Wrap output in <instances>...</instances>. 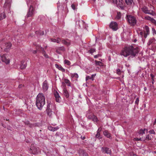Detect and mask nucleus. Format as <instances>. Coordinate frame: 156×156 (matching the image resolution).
Returning a JSON list of instances; mask_svg holds the SVG:
<instances>
[{
  "instance_id": "obj_1",
  "label": "nucleus",
  "mask_w": 156,
  "mask_h": 156,
  "mask_svg": "<svg viewBox=\"0 0 156 156\" xmlns=\"http://www.w3.org/2000/svg\"><path fill=\"white\" fill-rule=\"evenodd\" d=\"M139 51L138 48H134L132 46H129L125 47L122 49L120 54L125 57L130 55L131 57H133L139 52Z\"/></svg>"
},
{
  "instance_id": "obj_2",
  "label": "nucleus",
  "mask_w": 156,
  "mask_h": 156,
  "mask_svg": "<svg viewBox=\"0 0 156 156\" xmlns=\"http://www.w3.org/2000/svg\"><path fill=\"white\" fill-rule=\"evenodd\" d=\"M45 103L44 96L42 93H39L36 98V104L37 107L39 109L41 110Z\"/></svg>"
},
{
  "instance_id": "obj_3",
  "label": "nucleus",
  "mask_w": 156,
  "mask_h": 156,
  "mask_svg": "<svg viewBox=\"0 0 156 156\" xmlns=\"http://www.w3.org/2000/svg\"><path fill=\"white\" fill-rule=\"evenodd\" d=\"M127 20L128 23L132 26L135 25L136 22V18L131 15L127 16Z\"/></svg>"
},
{
  "instance_id": "obj_4",
  "label": "nucleus",
  "mask_w": 156,
  "mask_h": 156,
  "mask_svg": "<svg viewBox=\"0 0 156 156\" xmlns=\"http://www.w3.org/2000/svg\"><path fill=\"white\" fill-rule=\"evenodd\" d=\"M86 116L88 119H92L94 122H97L98 121V120L97 116L93 114L92 113L88 112Z\"/></svg>"
},
{
  "instance_id": "obj_5",
  "label": "nucleus",
  "mask_w": 156,
  "mask_h": 156,
  "mask_svg": "<svg viewBox=\"0 0 156 156\" xmlns=\"http://www.w3.org/2000/svg\"><path fill=\"white\" fill-rule=\"evenodd\" d=\"M12 44L10 43L7 42L5 43L4 45H2L1 48L2 50H3L5 51L8 52Z\"/></svg>"
},
{
  "instance_id": "obj_6",
  "label": "nucleus",
  "mask_w": 156,
  "mask_h": 156,
  "mask_svg": "<svg viewBox=\"0 0 156 156\" xmlns=\"http://www.w3.org/2000/svg\"><path fill=\"white\" fill-rule=\"evenodd\" d=\"M35 9L33 6L31 5L28 11L27 15V17H32L34 14Z\"/></svg>"
},
{
  "instance_id": "obj_7",
  "label": "nucleus",
  "mask_w": 156,
  "mask_h": 156,
  "mask_svg": "<svg viewBox=\"0 0 156 156\" xmlns=\"http://www.w3.org/2000/svg\"><path fill=\"white\" fill-rule=\"evenodd\" d=\"M0 56L2 62H5L6 64H8L9 63V58L8 57L6 54H1L0 55Z\"/></svg>"
},
{
  "instance_id": "obj_8",
  "label": "nucleus",
  "mask_w": 156,
  "mask_h": 156,
  "mask_svg": "<svg viewBox=\"0 0 156 156\" xmlns=\"http://www.w3.org/2000/svg\"><path fill=\"white\" fill-rule=\"evenodd\" d=\"M141 10L144 13L153 15V11L148 9V8L146 6H144L141 8Z\"/></svg>"
},
{
  "instance_id": "obj_9",
  "label": "nucleus",
  "mask_w": 156,
  "mask_h": 156,
  "mask_svg": "<svg viewBox=\"0 0 156 156\" xmlns=\"http://www.w3.org/2000/svg\"><path fill=\"white\" fill-rule=\"evenodd\" d=\"M144 37L146 38L150 34L149 28L147 26H145L144 28Z\"/></svg>"
},
{
  "instance_id": "obj_10",
  "label": "nucleus",
  "mask_w": 156,
  "mask_h": 156,
  "mask_svg": "<svg viewBox=\"0 0 156 156\" xmlns=\"http://www.w3.org/2000/svg\"><path fill=\"white\" fill-rule=\"evenodd\" d=\"M52 106V105L50 103H48L47 106L46 112L49 116H51L52 114V111L51 108V107Z\"/></svg>"
},
{
  "instance_id": "obj_11",
  "label": "nucleus",
  "mask_w": 156,
  "mask_h": 156,
  "mask_svg": "<svg viewBox=\"0 0 156 156\" xmlns=\"http://www.w3.org/2000/svg\"><path fill=\"white\" fill-rule=\"evenodd\" d=\"M110 27L113 30H116L118 29V25L116 22H112L111 23Z\"/></svg>"
},
{
  "instance_id": "obj_12",
  "label": "nucleus",
  "mask_w": 156,
  "mask_h": 156,
  "mask_svg": "<svg viewBox=\"0 0 156 156\" xmlns=\"http://www.w3.org/2000/svg\"><path fill=\"white\" fill-rule=\"evenodd\" d=\"M155 41L156 40L154 37L151 38L148 40L147 43V45L148 46H150L151 44L152 45L153 44H155Z\"/></svg>"
},
{
  "instance_id": "obj_13",
  "label": "nucleus",
  "mask_w": 156,
  "mask_h": 156,
  "mask_svg": "<svg viewBox=\"0 0 156 156\" xmlns=\"http://www.w3.org/2000/svg\"><path fill=\"white\" fill-rule=\"evenodd\" d=\"M123 1L122 0H116L115 3L117 5L119 6L121 8H123Z\"/></svg>"
},
{
  "instance_id": "obj_14",
  "label": "nucleus",
  "mask_w": 156,
  "mask_h": 156,
  "mask_svg": "<svg viewBox=\"0 0 156 156\" xmlns=\"http://www.w3.org/2000/svg\"><path fill=\"white\" fill-rule=\"evenodd\" d=\"M78 153L80 156H88V154L82 149H80Z\"/></svg>"
},
{
  "instance_id": "obj_15",
  "label": "nucleus",
  "mask_w": 156,
  "mask_h": 156,
  "mask_svg": "<svg viewBox=\"0 0 156 156\" xmlns=\"http://www.w3.org/2000/svg\"><path fill=\"white\" fill-rule=\"evenodd\" d=\"M144 19L150 21L151 22L154 23L155 25H156V21L153 18H151V17L147 16L144 17Z\"/></svg>"
},
{
  "instance_id": "obj_16",
  "label": "nucleus",
  "mask_w": 156,
  "mask_h": 156,
  "mask_svg": "<svg viewBox=\"0 0 156 156\" xmlns=\"http://www.w3.org/2000/svg\"><path fill=\"white\" fill-rule=\"evenodd\" d=\"M101 151L103 152H104L105 153L110 154L111 150H109V148L107 147H102L101 148Z\"/></svg>"
},
{
  "instance_id": "obj_17",
  "label": "nucleus",
  "mask_w": 156,
  "mask_h": 156,
  "mask_svg": "<svg viewBox=\"0 0 156 156\" xmlns=\"http://www.w3.org/2000/svg\"><path fill=\"white\" fill-rule=\"evenodd\" d=\"M31 147L30 149L32 151V153L34 154H37V148L36 147H34L32 146V144H31Z\"/></svg>"
},
{
  "instance_id": "obj_18",
  "label": "nucleus",
  "mask_w": 156,
  "mask_h": 156,
  "mask_svg": "<svg viewBox=\"0 0 156 156\" xmlns=\"http://www.w3.org/2000/svg\"><path fill=\"white\" fill-rule=\"evenodd\" d=\"M54 96L56 99V101L57 102H59L60 101V97L59 96L58 93L57 91L54 93Z\"/></svg>"
},
{
  "instance_id": "obj_19",
  "label": "nucleus",
  "mask_w": 156,
  "mask_h": 156,
  "mask_svg": "<svg viewBox=\"0 0 156 156\" xmlns=\"http://www.w3.org/2000/svg\"><path fill=\"white\" fill-rule=\"evenodd\" d=\"M42 87L44 90V91H46L48 90V86L47 82L46 81H45L44 82Z\"/></svg>"
},
{
  "instance_id": "obj_20",
  "label": "nucleus",
  "mask_w": 156,
  "mask_h": 156,
  "mask_svg": "<svg viewBox=\"0 0 156 156\" xmlns=\"http://www.w3.org/2000/svg\"><path fill=\"white\" fill-rule=\"evenodd\" d=\"M24 123L25 125H27L29 126L30 128L32 127H33L35 126L36 125V123L33 124H30V123L29 121H25L24 122Z\"/></svg>"
},
{
  "instance_id": "obj_21",
  "label": "nucleus",
  "mask_w": 156,
  "mask_h": 156,
  "mask_svg": "<svg viewBox=\"0 0 156 156\" xmlns=\"http://www.w3.org/2000/svg\"><path fill=\"white\" fill-rule=\"evenodd\" d=\"M62 43L67 46H69L70 45V41L68 40L63 39L62 40Z\"/></svg>"
},
{
  "instance_id": "obj_22",
  "label": "nucleus",
  "mask_w": 156,
  "mask_h": 156,
  "mask_svg": "<svg viewBox=\"0 0 156 156\" xmlns=\"http://www.w3.org/2000/svg\"><path fill=\"white\" fill-rule=\"evenodd\" d=\"M26 63L24 61H22L21 62L20 68L21 69H24L26 68Z\"/></svg>"
},
{
  "instance_id": "obj_23",
  "label": "nucleus",
  "mask_w": 156,
  "mask_h": 156,
  "mask_svg": "<svg viewBox=\"0 0 156 156\" xmlns=\"http://www.w3.org/2000/svg\"><path fill=\"white\" fill-rule=\"evenodd\" d=\"M55 66L56 67L58 68L59 70L62 71V72H65V69L61 66L57 64H55Z\"/></svg>"
},
{
  "instance_id": "obj_24",
  "label": "nucleus",
  "mask_w": 156,
  "mask_h": 156,
  "mask_svg": "<svg viewBox=\"0 0 156 156\" xmlns=\"http://www.w3.org/2000/svg\"><path fill=\"white\" fill-rule=\"evenodd\" d=\"M125 2L127 5L131 6L133 3V0H125Z\"/></svg>"
},
{
  "instance_id": "obj_25",
  "label": "nucleus",
  "mask_w": 156,
  "mask_h": 156,
  "mask_svg": "<svg viewBox=\"0 0 156 156\" xmlns=\"http://www.w3.org/2000/svg\"><path fill=\"white\" fill-rule=\"evenodd\" d=\"M63 93L64 95L65 96L66 98H68L69 97V94L68 93V91L65 88H64L63 90Z\"/></svg>"
},
{
  "instance_id": "obj_26",
  "label": "nucleus",
  "mask_w": 156,
  "mask_h": 156,
  "mask_svg": "<svg viewBox=\"0 0 156 156\" xmlns=\"http://www.w3.org/2000/svg\"><path fill=\"white\" fill-rule=\"evenodd\" d=\"M51 40L52 42H57L58 43H59L60 41H61V39L58 38L57 39L51 38Z\"/></svg>"
},
{
  "instance_id": "obj_27",
  "label": "nucleus",
  "mask_w": 156,
  "mask_h": 156,
  "mask_svg": "<svg viewBox=\"0 0 156 156\" xmlns=\"http://www.w3.org/2000/svg\"><path fill=\"white\" fill-rule=\"evenodd\" d=\"M40 49L42 51L43 54L46 58H49V56L46 53V52L44 50V48H43L41 47Z\"/></svg>"
},
{
  "instance_id": "obj_28",
  "label": "nucleus",
  "mask_w": 156,
  "mask_h": 156,
  "mask_svg": "<svg viewBox=\"0 0 156 156\" xmlns=\"http://www.w3.org/2000/svg\"><path fill=\"white\" fill-rule=\"evenodd\" d=\"M96 74H93L91 75V76H87L86 77V81H87L89 79H91L92 80H93Z\"/></svg>"
},
{
  "instance_id": "obj_29",
  "label": "nucleus",
  "mask_w": 156,
  "mask_h": 156,
  "mask_svg": "<svg viewBox=\"0 0 156 156\" xmlns=\"http://www.w3.org/2000/svg\"><path fill=\"white\" fill-rule=\"evenodd\" d=\"M6 17V16L4 12L0 13V20H2Z\"/></svg>"
},
{
  "instance_id": "obj_30",
  "label": "nucleus",
  "mask_w": 156,
  "mask_h": 156,
  "mask_svg": "<svg viewBox=\"0 0 156 156\" xmlns=\"http://www.w3.org/2000/svg\"><path fill=\"white\" fill-rule=\"evenodd\" d=\"M147 131V130L146 129H141L139 130L138 132V133L139 134L143 135V134L145 133V131Z\"/></svg>"
},
{
  "instance_id": "obj_31",
  "label": "nucleus",
  "mask_w": 156,
  "mask_h": 156,
  "mask_svg": "<svg viewBox=\"0 0 156 156\" xmlns=\"http://www.w3.org/2000/svg\"><path fill=\"white\" fill-rule=\"evenodd\" d=\"M150 76L151 79V83L152 84H153L154 82V78L155 77V76L153 75L152 74H150Z\"/></svg>"
},
{
  "instance_id": "obj_32",
  "label": "nucleus",
  "mask_w": 156,
  "mask_h": 156,
  "mask_svg": "<svg viewBox=\"0 0 156 156\" xmlns=\"http://www.w3.org/2000/svg\"><path fill=\"white\" fill-rule=\"evenodd\" d=\"M35 33L37 34H39L40 35H43L44 34V31H41V30L40 31H36L35 32Z\"/></svg>"
},
{
  "instance_id": "obj_33",
  "label": "nucleus",
  "mask_w": 156,
  "mask_h": 156,
  "mask_svg": "<svg viewBox=\"0 0 156 156\" xmlns=\"http://www.w3.org/2000/svg\"><path fill=\"white\" fill-rule=\"evenodd\" d=\"M64 82L67 84H68V86H70V83H71L70 82V81H69V80H68V79H65L64 80Z\"/></svg>"
},
{
  "instance_id": "obj_34",
  "label": "nucleus",
  "mask_w": 156,
  "mask_h": 156,
  "mask_svg": "<svg viewBox=\"0 0 156 156\" xmlns=\"http://www.w3.org/2000/svg\"><path fill=\"white\" fill-rule=\"evenodd\" d=\"M121 13L120 12H117V15L116 17V18L117 19L119 20L120 18L121 17Z\"/></svg>"
},
{
  "instance_id": "obj_35",
  "label": "nucleus",
  "mask_w": 156,
  "mask_h": 156,
  "mask_svg": "<svg viewBox=\"0 0 156 156\" xmlns=\"http://www.w3.org/2000/svg\"><path fill=\"white\" fill-rule=\"evenodd\" d=\"M56 48L60 51H64L65 50V48L63 46L58 47Z\"/></svg>"
},
{
  "instance_id": "obj_36",
  "label": "nucleus",
  "mask_w": 156,
  "mask_h": 156,
  "mask_svg": "<svg viewBox=\"0 0 156 156\" xmlns=\"http://www.w3.org/2000/svg\"><path fill=\"white\" fill-rule=\"evenodd\" d=\"M153 136L151 135H147L146 136V139L147 140H149L151 139Z\"/></svg>"
},
{
  "instance_id": "obj_37",
  "label": "nucleus",
  "mask_w": 156,
  "mask_h": 156,
  "mask_svg": "<svg viewBox=\"0 0 156 156\" xmlns=\"http://www.w3.org/2000/svg\"><path fill=\"white\" fill-rule=\"evenodd\" d=\"M71 75L72 77L78 78L79 77L78 74L76 73L71 74Z\"/></svg>"
},
{
  "instance_id": "obj_38",
  "label": "nucleus",
  "mask_w": 156,
  "mask_h": 156,
  "mask_svg": "<svg viewBox=\"0 0 156 156\" xmlns=\"http://www.w3.org/2000/svg\"><path fill=\"white\" fill-rule=\"evenodd\" d=\"M95 62L96 64L97 65H98L100 66L102 65V63L100 61L95 60Z\"/></svg>"
},
{
  "instance_id": "obj_39",
  "label": "nucleus",
  "mask_w": 156,
  "mask_h": 156,
  "mask_svg": "<svg viewBox=\"0 0 156 156\" xmlns=\"http://www.w3.org/2000/svg\"><path fill=\"white\" fill-rule=\"evenodd\" d=\"M64 62L65 64H66L68 65H69L71 64L70 62L67 59H65Z\"/></svg>"
},
{
  "instance_id": "obj_40",
  "label": "nucleus",
  "mask_w": 156,
  "mask_h": 156,
  "mask_svg": "<svg viewBox=\"0 0 156 156\" xmlns=\"http://www.w3.org/2000/svg\"><path fill=\"white\" fill-rule=\"evenodd\" d=\"M133 140L135 141H140L142 140H144V139H143L142 138H135L133 139Z\"/></svg>"
},
{
  "instance_id": "obj_41",
  "label": "nucleus",
  "mask_w": 156,
  "mask_h": 156,
  "mask_svg": "<svg viewBox=\"0 0 156 156\" xmlns=\"http://www.w3.org/2000/svg\"><path fill=\"white\" fill-rule=\"evenodd\" d=\"M138 34L140 35L141 37L143 38V37H144V31H140L139 33H138Z\"/></svg>"
},
{
  "instance_id": "obj_42",
  "label": "nucleus",
  "mask_w": 156,
  "mask_h": 156,
  "mask_svg": "<svg viewBox=\"0 0 156 156\" xmlns=\"http://www.w3.org/2000/svg\"><path fill=\"white\" fill-rule=\"evenodd\" d=\"M149 133H150L151 134H155V131L153 130L152 129L149 131Z\"/></svg>"
},
{
  "instance_id": "obj_43",
  "label": "nucleus",
  "mask_w": 156,
  "mask_h": 156,
  "mask_svg": "<svg viewBox=\"0 0 156 156\" xmlns=\"http://www.w3.org/2000/svg\"><path fill=\"white\" fill-rule=\"evenodd\" d=\"M95 51V50L94 49L91 48L89 50V52L90 53H92Z\"/></svg>"
},
{
  "instance_id": "obj_44",
  "label": "nucleus",
  "mask_w": 156,
  "mask_h": 156,
  "mask_svg": "<svg viewBox=\"0 0 156 156\" xmlns=\"http://www.w3.org/2000/svg\"><path fill=\"white\" fill-rule=\"evenodd\" d=\"M129 155L130 156H137L136 154H134L133 152H130L129 153Z\"/></svg>"
},
{
  "instance_id": "obj_45",
  "label": "nucleus",
  "mask_w": 156,
  "mask_h": 156,
  "mask_svg": "<svg viewBox=\"0 0 156 156\" xmlns=\"http://www.w3.org/2000/svg\"><path fill=\"white\" fill-rule=\"evenodd\" d=\"M116 73L119 75H120L121 73V70L120 69H117L116 70Z\"/></svg>"
},
{
  "instance_id": "obj_46",
  "label": "nucleus",
  "mask_w": 156,
  "mask_h": 156,
  "mask_svg": "<svg viewBox=\"0 0 156 156\" xmlns=\"http://www.w3.org/2000/svg\"><path fill=\"white\" fill-rule=\"evenodd\" d=\"M108 133H109L108 131L106 130H105L103 132V134L105 136H106Z\"/></svg>"
},
{
  "instance_id": "obj_47",
  "label": "nucleus",
  "mask_w": 156,
  "mask_h": 156,
  "mask_svg": "<svg viewBox=\"0 0 156 156\" xmlns=\"http://www.w3.org/2000/svg\"><path fill=\"white\" fill-rule=\"evenodd\" d=\"M139 100L138 98H137L135 102V103L137 105H138L139 102Z\"/></svg>"
},
{
  "instance_id": "obj_48",
  "label": "nucleus",
  "mask_w": 156,
  "mask_h": 156,
  "mask_svg": "<svg viewBox=\"0 0 156 156\" xmlns=\"http://www.w3.org/2000/svg\"><path fill=\"white\" fill-rule=\"evenodd\" d=\"M101 55L100 54H98V55H95L94 56V58H98V57H101Z\"/></svg>"
},
{
  "instance_id": "obj_49",
  "label": "nucleus",
  "mask_w": 156,
  "mask_h": 156,
  "mask_svg": "<svg viewBox=\"0 0 156 156\" xmlns=\"http://www.w3.org/2000/svg\"><path fill=\"white\" fill-rule=\"evenodd\" d=\"M48 129L49 130L53 131V127L51 126H49L48 127Z\"/></svg>"
},
{
  "instance_id": "obj_50",
  "label": "nucleus",
  "mask_w": 156,
  "mask_h": 156,
  "mask_svg": "<svg viewBox=\"0 0 156 156\" xmlns=\"http://www.w3.org/2000/svg\"><path fill=\"white\" fill-rule=\"evenodd\" d=\"M152 31L153 34H156V31L154 28H152Z\"/></svg>"
},
{
  "instance_id": "obj_51",
  "label": "nucleus",
  "mask_w": 156,
  "mask_h": 156,
  "mask_svg": "<svg viewBox=\"0 0 156 156\" xmlns=\"http://www.w3.org/2000/svg\"><path fill=\"white\" fill-rule=\"evenodd\" d=\"M56 52L58 54H61V52L60 51L58 50L57 48H56Z\"/></svg>"
},
{
  "instance_id": "obj_52",
  "label": "nucleus",
  "mask_w": 156,
  "mask_h": 156,
  "mask_svg": "<svg viewBox=\"0 0 156 156\" xmlns=\"http://www.w3.org/2000/svg\"><path fill=\"white\" fill-rule=\"evenodd\" d=\"M71 7L73 10H75L76 9L75 6L73 4L71 5Z\"/></svg>"
},
{
  "instance_id": "obj_53",
  "label": "nucleus",
  "mask_w": 156,
  "mask_h": 156,
  "mask_svg": "<svg viewBox=\"0 0 156 156\" xmlns=\"http://www.w3.org/2000/svg\"><path fill=\"white\" fill-rule=\"evenodd\" d=\"M107 137L110 138L111 137V136L110 133H109L106 136Z\"/></svg>"
},
{
  "instance_id": "obj_54",
  "label": "nucleus",
  "mask_w": 156,
  "mask_h": 156,
  "mask_svg": "<svg viewBox=\"0 0 156 156\" xmlns=\"http://www.w3.org/2000/svg\"><path fill=\"white\" fill-rule=\"evenodd\" d=\"M100 135V133H97L96 135V137L97 138H98Z\"/></svg>"
},
{
  "instance_id": "obj_55",
  "label": "nucleus",
  "mask_w": 156,
  "mask_h": 156,
  "mask_svg": "<svg viewBox=\"0 0 156 156\" xmlns=\"http://www.w3.org/2000/svg\"><path fill=\"white\" fill-rule=\"evenodd\" d=\"M11 0H6L5 3L6 4H9Z\"/></svg>"
},
{
  "instance_id": "obj_56",
  "label": "nucleus",
  "mask_w": 156,
  "mask_h": 156,
  "mask_svg": "<svg viewBox=\"0 0 156 156\" xmlns=\"http://www.w3.org/2000/svg\"><path fill=\"white\" fill-rule=\"evenodd\" d=\"M53 131L57 130L58 129V128L57 127H53Z\"/></svg>"
},
{
  "instance_id": "obj_57",
  "label": "nucleus",
  "mask_w": 156,
  "mask_h": 156,
  "mask_svg": "<svg viewBox=\"0 0 156 156\" xmlns=\"http://www.w3.org/2000/svg\"><path fill=\"white\" fill-rule=\"evenodd\" d=\"M101 129H100V128H99L98 129V130L97 131V133H100V131H101Z\"/></svg>"
},
{
  "instance_id": "obj_58",
  "label": "nucleus",
  "mask_w": 156,
  "mask_h": 156,
  "mask_svg": "<svg viewBox=\"0 0 156 156\" xmlns=\"http://www.w3.org/2000/svg\"><path fill=\"white\" fill-rule=\"evenodd\" d=\"M41 47L39 45H37L36 46L37 50H38Z\"/></svg>"
},
{
  "instance_id": "obj_59",
  "label": "nucleus",
  "mask_w": 156,
  "mask_h": 156,
  "mask_svg": "<svg viewBox=\"0 0 156 156\" xmlns=\"http://www.w3.org/2000/svg\"><path fill=\"white\" fill-rule=\"evenodd\" d=\"M81 138L82 139V140H84V139H85V137L84 136H81Z\"/></svg>"
},
{
  "instance_id": "obj_60",
  "label": "nucleus",
  "mask_w": 156,
  "mask_h": 156,
  "mask_svg": "<svg viewBox=\"0 0 156 156\" xmlns=\"http://www.w3.org/2000/svg\"><path fill=\"white\" fill-rule=\"evenodd\" d=\"M153 124L154 125H156V119H155V121H154V122Z\"/></svg>"
},
{
  "instance_id": "obj_61",
  "label": "nucleus",
  "mask_w": 156,
  "mask_h": 156,
  "mask_svg": "<svg viewBox=\"0 0 156 156\" xmlns=\"http://www.w3.org/2000/svg\"><path fill=\"white\" fill-rule=\"evenodd\" d=\"M22 86H23L22 85V84H20V85H19V88H21V87H22Z\"/></svg>"
},
{
  "instance_id": "obj_62",
  "label": "nucleus",
  "mask_w": 156,
  "mask_h": 156,
  "mask_svg": "<svg viewBox=\"0 0 156 156\" xmlns=\"http://www.w3.org/2000/svg\"><path fill=\"white\" fill-rule=\"evenodd\" d=\"M37 52V50H35V51H33V53H34V54H35Z\"/></svg>"
},
{
  "instance_id": "obj_63",
  "label": "nucleus",
  "mask_w": 156,
  "mask_h": 156,
  "mask_svg": "<svg viewBox=\"0 0 156 156\" xmlns=\"http://www.w3.org/2000/svg\"><path fill=\"white\" fill-rule=\"evenodd\" d=\"M138 2V3L140 4V2L141 0H137Z\"/></svg>"
},
{
  "instance_id": "obj_64",
  "label": "nucleus",
  "mask_w": 156,
  "mask_h": 156,
  "mask_svg": "<svg viewBox=\"0 0 156 156\" xmlns=\"http://www.w3.org/2000/svg\"><path fill=\"white\" fill-rule=\"evenodd\" d=\"M146 87H145L144 88V90H146Z\"/></svg>"
}]
</instances>
